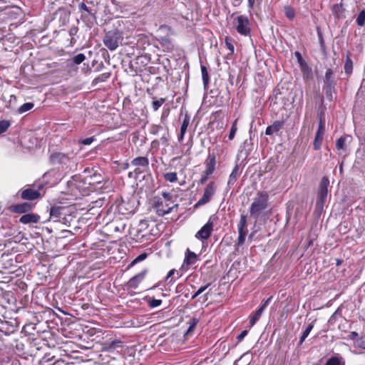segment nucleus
<instances>
[{
	"mask_svg": "<svg viewBox=\"0 0 365 365\" xmlns=\"http://www.w3.org/2000/svg\"><path fill=\"white\" fill-rule=\"evenodd\" d=\"M268 199L269 196L267 192H259L250 206V215L257 219L261 212L267 209Z\"/></svg>",
	"mask_w": 365,
	"mask_h": 365,
	"instance_id": "nucleus-1",
	"label": "nucleus"
},
{
	"mask_svg": "<svg viewBox=\"0 0 365 365\" xmlns=\"http://www.w3.org/2000/svg\"><path fill=\"white\" fill-rule=\"evenodd\" d=\"M329 185V180L327 176H324L319 185L317 197L316 200V210L320 213L322 212L324 204L327 199L328 187Z\"/></svg>",
	"mask_w": 365,
	"mask_h": 365,
	"instance_id": "nucleus-2",
	"label": "nucleus"
},
{
	"mask_svg": "<svg viewBox=\"0 0 365 365\" xmlns=\"http://www.w3.org/2000/svg\"><path fill=\"white\" fill-rule=\"evenodd\" d=\"M123 39L122 33L117 29H113L106 33L103 42L110 51H115L121 44Z\"/></svg>",
	"mask_w": 365,
	"mask_h": 365,
	"instance_id": "nucleus-3",
	"label": "nucleus"
},
{
	"mask_svg": "<svg viewBox=\"0 0 365 365\" xmlns=\"http://www.w3.org/2000/svg\"><path fill=\"white\" fill-rule=\"evenodd\" d=\"M235 21L236 30L240 34L245 36L250 35L251 29L250 21L247 16L243 15L239 16L235 19Z\"/></svg>",
	"mask_w": 365,
	"mask_h": 365,
	"instance_id": "nucleus-4",
	"label": "nucleus"
},
{
	"mask_svg": "<svg viewBox=\"0 0 365 365\" xmlns=\"http://www.w3.org/2000/svg\"><path fill=\"white\" fill-rule=\"evenodd\" d=\"M212 217H210L207 222L201 227V229L195 234V237L198 240H207L213 230L214 222L212 220Z\"/></svg>",
	"mask_w": 365,
	"mask_h": 365,
	"instance_id": "nucleus-5",
	"label": "nucleus"
},
{
	"mask_svg": "<svg viewBox=\"0 0 365 365\" xmlns=\"http://www.w3.org/2000/svg\"><path fill=\"white\" fill-rule=\"evenodd\" d=\"M215 187L213 182H210L205 188L202 197L197 201L195 206H201L207 203L213 196Z\"/></svg>",
	"mask_w": 365,
	"mask_h": 365,
	"instance_id": "nucleus-6",
	"label": "nucleus"
},
{
	"mask_svg": "<svg viewBox=\"0 0 365 365\" xmlns=\"http://www.w3.org/2000/svg\"><path fill=\"white\" fill-rule=\"evenodd\" d=\"M78 9L81 12L86 11L87 12V14H82L81 19L82 20L88 25L90 23L92 24L93 22L90 21V19L88 18V16H91L93 19L94 20L96 19V11H93V10H91L88 8V6L83 3L81 2L78 5Z\"/></svg>",
	"mask_w": 365,
	"mask_h": 365,
	"instance_id": "nucleus-7",
	"label": "nucleus"
},
{
	"mask_svg": "<svg viewBox=\"0 0 365 365\" xmlns=\"http://www.w3.org/2000/svg\"><path fill=\"white\" fill-rule=\"evenodd\" d=\"M50 158L52 163L62 165H66L70 161L69 156L62 153H53Z\"/></svg>",
	"mask_w": 365,
	"mask_h": 365,
	"instance_id": "nucleus-8",
	"label": "nucleus"
},
{
	"mask_svg": "<svg viewBox=\"0 0 365 365\" xmlns=\"http://www.w3.org/2000/svg\"><path fill=\"white\" fill-rule=\"evenodd\" d=\"M146 274L147 269H144L141 272L130 278L127 283L128 287L132 289H136L139 284L144 279Z\"/></svg>",
	"mask_w": 365,
	"mask_h": 365,
	"instance_id": "nucleus-9",
	"label": "nucleus"
},
{
	"mask_svg": "<svg viewBox=\"0 0 365 365\" xmlns=\"http://www.w3.org/2000/svg\"><path fill=\"white\" fill-rule=\"evenodd\" d=\"M41 194L38 190H35L31 187H28L22 191L21 198L24 200H33L38 198Z\"/></svg>",
	"mask_w": 365,
	"mask_h": 365,
	"instance_id": "nucleus-10",
	"label": "nucleus"
},
{
	"mask_svg": "<svg viewBox=\"0 0 365 365\" xmlns=\"http://www.w3.org/2000/svg\"><path fill=\"white\" fill-rule=\"evenodd\" d=\"M284 123L283 120H276L271 125L267 127L265 134L271 135L274 133H277L284 128Z\"/></svg>",
	"mask_w": 365,
	"mask_h": 365,
	"instance_id": "nucleus-11",
	"label": "nucleus"
},
{
	"mask_svg": "<svg viewBox=\"0 0 365 365\" xmlns=\"http://www.w3.org/2000/svg\"><path fill=\"white\" fill-rule=\"evenodd\" d=\"M197 260V255L191 252L189 249L187 250L185 252V257L184 259L182 267H189L194 264Z\"/></svg>",
	"mask_w": 365,
	"mask_h": 365,
	"instance_id": "nucleus-12",
	"label": "nucleus"
},
{
	"mask_svg": "<svg viewBox=\"0 0 365 365\" xmlns=\"http://www.w3.org/2000/svg\"><path fill=\"white\" fill-rule=\"evenodd\" d=\"M40 217L38 215L34 213H28L22 215L19 222L23 224L36 223L38 222Z\"/></svg>",
	"mask_w": 365,
	"mask_h": 365,
	"instance_id": "nucleus-13",
	"label": "nucleus"
},
{
	"mask_svg": "<svg viewBox=\"0 0 365 365\" xmlns=\"http://www.w3.org/2000/svg\"><path fill=\"white\" fill-rule=\"evenodd\" d=\"M351 140V135H344L339 138L336 143V148L337 150L341 151H346V143H350Z\"/></svg>",
	"mask_w": 365,
	"mask_h": 365,
	"instance_id": "nucleus-14",
	"label": "nucleus"
},
{
	"mask_svg": "<svg viewBox=\"0 0 365 365\" xmlns=\"http://www.w3.org/2000/svg\"><path fill=\"white\" fill-rule=\"evenodd\" d=\"M63 207L61 206H54L51 208L50 210V218L52 219L54 222L58 221V220L63 215V211L64 210Z\"/></svg>",
	"mask_w": 365,
	"mask_h": 365,
	"instance_id": "nucleus-15",
	"label": "nucleus"
},
{
	"mask_svg": "<svg viewBox=\"0 0 365 365\" xmlns=\"http://www.w3.org/2000/svg\"><path fill=\"white\" fill-rule=\"evenodd\" d=\"M158 41L161 46L168 51H171L174 48V45L172 43L170 38L168 36H161L158 38Z\"/></svg>",
	"mask_w": 365,
	"mask_h": 365,
	"instance_id": "nucleus-16",
	"label": "nucleus"
},
{
	"mask_svg": "<svg viewBox=\"0 0 365 365\" xmlns=\"http://www.w3.org/2000/svg\"><path fill=\"white\" fill-rule=\"evenodd\" d=\"M240 176V167L238 165H235L234 168L232 169V171L231 174L229 176V180L227 181V186L230 187L232 185H233L237 178Z\"/></svg>",
	"mask_w": 365,
	"mask_h": 365,
	"instance_id": "nucleus-17",
	"label": "nucleus"
},
{
	"mask_svg": "<svg viewBox=\"0 0 365 365\" xmlns=\"http://www.w3.org/2000/svg\"><path fill=\"white\" fill-rule=\"evenodd\" d=\"M131 163L135 166L146 168L149 165V160L146 157H138L134 158Z\"/></svg>",
	"mask_w": 365,
	"mask_h": 365,
	"instance_id": "nucleus-18",
	"label": "nucleus"
},
{
	"mask_svg": "<svg viewBox=\"0 0 365 365\" xmlns=\"http://www.w3.org/2000/svg\"><path fill=\"white\" fill-rule=\"evenodd\" d=\"M31 209V205L29 202L18 204L14 207V211L16 213H24Z\"/></svg>",
	"mask_w": 365,
	"mask_h": 365,
	"instance_id": "nucleus-19",
	"label": "nucleus"
},
{
	"mask_svg": "<svg viewBox=\"0 0 365 365\" xmlns=\"http://www.w3.org/2000/svg\"><path fill=\"white\" fill-rule=\"evenodd\" d=\"M120 346H121V341L119 340H114L111 342L106 344L103 346V350L108 352H113Z\"/></svg>",
	"mask_w": 365,
	"mask_h": 365,
	"instance_id": "nucleus-20",
	"label": "nucleus"
},
{
	"mask_svg": "<svg viewBox=\"0 0 365 365\" xmlns=\"http://www.w3.org/2000/svg\"><path fill=\"white\" fill-rule=\"evenodd\" d=\"M201 73L205 89H207L210 82L209 75L205 66H201Z\"/></svg>",
	"mask_w": 365,
	"mask_h": 365,
	"instance_id": "nucleus-21",
	"label": "nucleus"
},
{
	"mask_svg": "<svg viewBox=\"0 0 365 365\" xmlns=\"http://www.w3.org/2000/svg\"><path fill=\"white\" fill-rule=\"evenodd\" d=\"M332 75H333V73H332L331 69L329 68L326 71L324 81H325V83L327 84V86L329 88H331L334 86V81L332 80Z\"/></svg>",
	"mask_w": 365,
	"mask_h": 365,
	"instance_id": "nucleus-22",
	"label": "nucleus"
},
{
	"mask_svg": "<svg viewBox=\"0 0 365 365\" xmlns=\"http://www.w3.org/2000/svg\"><path fill=\"white\" fill-rule=\"evenodd\" d=\"M34 106V103L29 102L23 104L18 108V113L23 114L30 110H31Z\"/></svg>",
	"mask_w": 365,
	"mask_h": 365,
	"instance_id": "nucleus-23",
	"label": "nucleus"
},
{
	"mask_svg": "<svg viewBox=\"0 0 365 365\" xmlns=\"http://www.w3.org/2000/svg\"><path fill=\"white\" fill-rule=\"evenodd\" d=\"M314 327V322H312L311 324H309L307 327L306 328V329L303 331L302 336H301V338H300V340H299V344H302V343L304 341L305 339L309 336V333L311 332V331L312 330Z\"/></svg>",
	"mask_w": 365,
	"mask_h": 365,
	"instance_id": "nucleus-24",
	"label": "nucleus"
},
{
	"mask_svg": "<svg viewBox=\"0 0 365 365\" xmlns=\"http://www.w3.org/2000/svg\"><path fill=\"white\" fill-rule=\"evenodd\" d=\"M323 138H324L323 135H319V134L316 133L314 140V149L315 150H319L321 148Z\"/></svg>",
	"mask_w": 365,
	"mask_h": 365,
	"instance_id": "nucleus-25",
	"label": "nucleus"
},
{
	"mask_svg": "<svg viewBox=\"0 0 365 365\" xmlns=\"http://www.w3.org/2000/svg\"><path fill=\"white\" fill-rule=\"evenodd\" d=\"M198 322H199L198 319H197L195 317L191 318L190 319V321L188 322L189 327H188L187 331L185 332V334L186 335L190 334L194 330V329L196 327Z\"/></svg>",
	"mask_w": 365,
	"mask_h": 365,
	"instance_id": "nucleus-26",
	"label": "nucleus"
},
{
	"mask_svg": "<svg viewBox=\"0 0 365 365\" xmlns=\"http://www.w3.org/2000/svg\"><path fill=\"white\" fill-rule=\"evenodd\" d=\"M164 179L170 182H175L178 180L177 173L169 172L163 174Z\"/></svg>",
	"mask_w": 365,
	"mask_h": 365,
	"instance_id": "nucleus-27",
	"label": "nucleus"
},
{
	"mask_svg": "<svg viewBox=\"0 0 365 365\" xmlns=\"http://www.w3.org/2000/svg\"><path fill=\"white\" fill-rule=\"evenodd\" d=\"M165 98H153V101L152 102V108L154 111H157L159 108L165 103Z\"/></svg>",
	"mask_w": 365,
	"mask_h": 365,
	"instance_id": "nucleus-28",
	"label": "nucleus"
},
{
	"mask_svg": "<svg viewBox=\"0 0 365 365\" xmlns=\"http://www.w3.org/2000/svg\"><path fill=\"white\" fill-rule=\"evenodd\" d=\"M324 365H344V362L337 356L329 358Z\"/></svg>",
	"mask_w": 365,
	"mask_h": 365,
	"instance_id": "nucleus-29",
	"label": "nucleus"
},
{
	"mask_svg": "<svg viewBox=\"0 0 365 365\" xmlns=\"http://www.w3.org/2000/svg\"><path fill=\"white\" fill-rule=\"evenodd\" d=\"M285 16L290 20L294 19L295 17V11L293 8L289 6H285L284 7Z\"/></svg>",
	"mask_w": 365,
	"mask_h": 365,
	"instance_id": "nucleus-30",
	"label": "nucleus"
},
{
	"mask_svg": "<svg viewBox=\"0 0 365 365\" xmlns=\"http://www.w3.org/2000/svg\"><path fill=\"white\" fill-rule=\"evenodd\" d=\"M262 312L261 310L257 309L253 316L251 317L250 320V327H253L258 319L260 318Z\"/></svg>",
	"mask_w": 365,
	"mask_h": 365,
	"instance_id": "nucleus-31",
	"label": "nucleus"
},
{
	"mask_svg": "<svg viewBox=\"0 0 365 365\" xmlns=\"http://www.w3.org/2000/svg\"><path fill=\"white\" fill-rule=\"evenodd\" d=\"M353 70V63L351 58L347 56L344 65V71L346 74H351Z\"/></svg>",
	"mask_w": 365,
	"mask_h": 365,
	"instance_id": "nucleus-32",
	"label": "nucleus"
},
{
	"mask_svg": "<svg viewBox=\"0 0 365 365\" xmlns=\"http://www.w3.org/2000/svg\"><path fill=\"white\" fill-rule=\"evenodd\" d=\"M358 26H363L365 24V10H361L356 16Z\"/></svg>",
	"mask_w": 365,
	"mask_h": 365,
	"instance_id": "nucleus-33",
	"label": "nucleus"
},
{
	"mask_svg": "<svg viewBox=\"0 0 365 365\" xmlns=\"http://www.w3.org/2000/svg\"><path fill=\"white\" fill-rule=\"evenodd\" d=\"M190 123V116L186 114L185 115V118L183 119L182 123L181 125L180 131L182 133V134H185L187 127Z\"/></svg>",
	"mask_w": 365,
	"mask_h": 365,
	"instance_id": "nucleus-34",
	"label": "nucleus"
},
{
	"mask_svg": "<svg viewBox=\"0 0 365 365\" xmlns=\"http://www.w3.org/2000/svg\"><path fill=\"white\" fill-rule=\"evenodd\" d=\"M110 73H103L93 80V83L106 82L110 78Z\"/></svg>",
	"mask_w": 365,
	"mask_h": 365,
	"instance_id": "nucleus-35",
	"label": "nucleus"
},
{
	"mask_svg": "<svg viewBox=\"0 0 365 365\" xmlns=\"http://www.w3.org/2000/svg\"><path fill=\"white\" fill-rule=\"evenodd\" d=\"M247 227V217L244 215L240 216V223L238 225V231H247L245 227Z\"/></svg>",
	"mask_w": 365,
	"mask_h": 365,
	"instance_id": "nucleus-36",
	"label": "nucleus"
},
{
	"mask_svg": "<svg viewBox=\"0 0 365 365\" xmlns=\"http://www.w3.org/2000/svg\"><path fill=\"white\" fill-rule=\"evenodd\" d=\"M247 232V231H238L239 236L237 242L238 246H242L245 243Z\"/></svg>",
	"mask_w": 365,
	"mask_h": 365,
	"instance_id": "nucleus-37",
	"label": "nucleus"
},
{
	"mask_svg": "<svg viewBox=\"0 0 365 365\" xmlns=\"http://www.w3.org/2000/svg\"><path fill=\"white\" fill-rule=\"evenodd\" d=\"M147 257H148V254L147 253H145V252L141 253L140 255H139L137 257H135L132 261V262L130 263V266L132 267V266L135 265V264L145 260L147 258Z\"/></svg>",
	"mask_w": 365,
	"mask_h": 365,
	"instance_id": "nucleus-38",
	"label": "nucleus"
},
{
	"mask_svg": "<svg viewBox=\"0 0 365 365\" xmlns=\"http://www.w3.org/2000/svg\"><path fill=\"white\" fill-rule=\"evenodd\" d=\"M86 59L83 53H78L73 58L72 64L79 65Z\"/></svg>",
	"mask_w": 365,
	"mask_h": 365,
	"instance_id": "nucleus-39",
	"label": "nucleus"
},
{
	"mask_svg": "<svg viewBox=\"0 0 365 365\" xmlns=\"http://www.w3.org/2000/svg\"><path fill=\"white\" fill-rule=\"evenodd\" d=\"M11 125L9 120H3L0 121V135L5 133Z\"/></svg>",
	"mask_w": 365,
	"mask_h": 365,
	"instance_id": "nucleus-40",
	"label": "nucleus"
},
{
	"mask_svg": "<svg viewBox=\"0 0 365 365\" xmlns=\"http://www.w3.org/2000/svg\"><path fill=\"white\" fill-rule=\"evenodd\" d=\"M237 130V120H235L232 125V128H231L229 136H228L229 140H231L235 138Z\"/></svg>",
	"mask_w": 365,
	"mask_h": 365,
	"instance_id": "nucleus-41",
	"label": "nucleus"
},
{
	"mask_svg": "<svg viewBox=\"0 0 365 365\" xmlns=\"http://www.w3.org/2000/svg\"><path fill=\"white\" fill-rule=\"evenodd\" d=\"M162 304L161 299H152L148 302V306L150 308H155L157 307H159Z\"/></svg>",
	"mask_w": 365,
	"mask_h": 365,
	"instance_id": "nucleus-42",
	"label": "nucleus"
},
{
	"mask_svg": "<svg viewBox=\"0 0 365 365\" xmlns=\"http://www.w3.org/2000/svg\"><path fill=\"white\" fill-rule=\"evenodd\" d=\"M210 285V284H207L205 286H202L198 289V290L192 296V299H195L197 297H198L200 294H202L203 292H205Z\"/></svg>",
	"mask_w": 365,
	"mask_h": 365,
	"instance_id": "nucleus-43",
	"label": "nucleus"
},
{
	"mask_svg": "<svg viewBox=\"0 0 365 365\" xmlns=\"http://www.w3.org/2000/svg\"><path fill=\"white\" fill-rule=\"evenodd\" d=\"M324 133H325V124H324V122L322 119H320L319 123V127H318V129H317V131L316 133L324 135Z\"/></svg>",
	"mask_w": 365,
	"mask_h": 365,
	"instance_id": "nucleus-44",
	"label": "nucleus"
},
{
	"mask_svg": "<svg viewBox=\"0 0 365 365\" xmlns=\"http://www.w3.org/2000/svg\"><path fill=\"white\" fill-rule=\"evenodd\" d=\"M215 168V158H212L210 163L207 165L206 168L207 175H210L212 173Z\"/></svg>",
	"mask_w": 365,
	"mask_h": 365,
	"instance_id": "nucleus-45",
	"label": "nucleus"
},
{
	"mask_svg": "<svg viewBox=\"0 0 365 365\" xmlns=\"http://www.w3.org/2000/svg\"><path fill=\"white\" fill-rule=\"evenodd\" d=\"M178 207V205L175 204L173 207H168L166 210L160 209V210H158L159 215H165L169 214L172 212V210H173L174 207Z\"/></svg>",
	"mask_w": 365,
	"mask_h": 365,
	"instance_id": "nucleus-46",
	"label": "nucleus"
},
{
	"mask_svg": "<svg viewBox=\"0 0 365 365\" xmlns=\"http://www.w3.org/2000/svg\"><path fill=\"white\" fill-rule=\"evenodd\" d=\"M94 140H95L94 137H89V138H87L85 139L79 140L78 142L81 144L88 145H91L94 141Z\"/></svg>",
	"mask_w": 365,
	"mask_h": 365,
	"instance_id": "nucleus-47",
	"label": "nucleus"
},
{
	"mask_svg": "<svg viewBox=\"0 0 365 365\" xmlns=\"http://www.w3.org/2000/svg\"><path fill=\"white\" fill-rule=\"evenodd\" d=\"M248 333V331L247 330H244L242 331L237 336V339L238 341H241L245 337V336Z\"/></svg>",
	"mask_w": 365,
	"mask_h": 365,
	"instance_id": "nucleus-48",
	"label": "nucleus"
},
{
	"mask_svg": "<svg viewBox=\"0 0 365 365\" xmlns=\"http://www.w3.org/2000/svg\"><path fill=\"white\" fill-rule=\"evenodd\" d=\"M162 196L167 201H170L173 198V195L170 192H163L162 193Z\"/></svg>",
	"mask_w": 365,
	"mask_h": 365,
	"instance_id": "nucleus-49",
	"label": "nucleus"
},
{
	"mask_svg": "<svg viewBox=\"0 0 365 365\" xmlns=\"http://www.w3.org/2000/svg\"><path fill=\"white\" fill-rule=\"evenodd\" d=\"M342 9L341 5H335L333 8V11L336 14L337 16L339 17V12Z\"/></svg>",
	"mask_w": 365,
	"mask_h": 365,
	"instance_id": "nucleus-50",
	"label": "nucleus"
},
{
	"mask_svg": "<svg viewBox=\"0 0 365 365\" xmlns=\"http://www.w3.org/2000/svg\"><path fill=\"white\" fill-rule=\"evenodd\" d=\"M226 45L227 48L232 51L234 52V46L231 43H229L227 39L225 40Z\"/></svg>",
	"mask_w": 365,
	"mask_h": 365,
	"instance_id": "nucleus-51",
	"label": "nucleus"
},
{
	"mask_svg": "<svg viewBox=\"0 0 365 365\" xmlns=\"http://www.w3.org/2000/svg\"><path fill=\"white\" fill-rule=\"evenodd\" d=\"M16 101V96L14 95L10 96V100H9V106H11L12 103H15Z\"/></svg>",
	"mask_w": 365,
	"mask_h": 365,
	"instance_id": "nucleus-52",
	"label": "nucleus"
},
{
	"mask_svg": "<svg viewBox=\"0 0 365 365\" xmlns=\"http://www.w3.org/2000/svg\"><path fill=\"white\" fill-rule=\"evenodd\" d=\"M175 272V269H171L169 271V272L167 274V277H166V279H169Z\"/></svg>",
	"mask_w": 365,
	"mask_h": 365,
	"instance_id": "nucleus-53",
	"label": "nucleus"
},
{
	"mask_svg": "<svg viewBox=\"0 0 365 365\" xmlns=\"http://www.w3.org/2000/svg\"><path fill=\"white\" fill-rule=\"evenodd\" d=\"M161 140H162L163 144H165V145L168 144V138L165 135L162 136Z\"/></svg>",
	"mask_w": 365,
	"mask_h": 365,
	"instance_id": "nucleus-54",
	"label": "nucleus"
},
{
	"mask_svg": "<svg viewBox=\"0 0 365 365\" xmlns=\"http://www.w3.org/2000/svg\"><path fill=\"white\" fill-rule=\"evenodd\" d=\"M272 298V297H269L267 299H266V300L262 303V304H264V306H265V307H267V306H268V304H269V302H270V301H271Z\"/></svg>",
	"mask_w": 365,
	"mask_h": 365,
	"instance_id": "nucleus-55",
	"label": "nucleus"
},
{
	"mask_svg": "<svg viewBox=\"0 0 365 365\" xmlns=\"http://www.w3.org/2000/svg\"><path fill=\"white\" fill-rule=\"evenodd\" d=\"M255 0H248V6L252 9L254 6Z\"/></svg>",
	"mask_w": 365,
	"mask_h": 365,
	"instance_id": "nucleus-56",
	"label": "nucleus"
},
{
	"mask_svg": "<svg viewBox=\"0 0 365 365\" xmlns=\"http://www.w3.org/2000/svg\"><path fill=\"white\" fill-rule=\"evenodd\" d=\"M184 135L185 134H182V133L180 131V135L178 136V141H182L184 138Z\"/></svg>",
	"mask_w": 365,
	"mask_h": 365,
	"instance_id": "nucleus-57",
	"label": "nucleus"
},
{
	"mask_svg": "<svg viewBox=\"0 0 365 365\" xmlns=\"http://www.w3.org/2000/svg\"><path fill=\"white\" fill-rule=\"evenodd\" d=\"M358 334L355 331H352L350 334L351 339H354V337L357 336Z\"/></svg>",
	"mask_w": 365,
	"mask_h": 365,
	"instance_id": "nucleus-58",
	"label": "nucleus"
},
{
	"mask_svg": "<svg viewBox=\"0 0 365 365\" xmlns=\"http://www.w3.org/2000/svg\"><path fill=\"white\" fill-rule=\"evenodd\" d=\"M267 307L264 306V304H262L260 306V307L258 309L259 310H261L262 312H264V309L266 308Z\"/></svg>",
	"mask_w": 365,
	"mask_h": 365,
	"instance_id": "nucleus-59",
	"label": "nucleus"
},
{
	"mask_svg": "<svg viewBox=\"0 0 365 365\" xmlns=\"http://www.w3.org/2000/svg\"><path fill=\"white\" fill-rule=\"evenodd\" d=\"M341 260H339V259H337V260H336V264H337V265L341 264Z\"/></svg>",
	"mask_w": 365,
	"mask_h": 365,
	"instance_id": "nucleus-60",
	"label": "nucleus"
},
{
	"mask_svg": "<svg viewBox=\"0 0 365 365\" xmlns=\"http://www.w3.org/2000/svg\"><path fill=\"white\" fill-rule=\"evenodd\" d=\"M154 128L156 130H159V129H162V127L161 126H155Z\"/></svg>",
	"mask_w": 365,
	"mask_h": 365,
	"instance_id": "nucleus-61",
	"label": "nucleus"
},
{
	"mask_svg": "<svg viewBox=\"0 0 365 365\" xmlns=\"http://www.w3.org/2000/svg\"><path fill=\"white\" fill-rule=\"evenodd\" d=\"M205 180H206V178H202V179H201V182L202 183V182H204Z\"/></svg>",
	"mask_w": 365,
	"mask_h": 365,
	"instance_id": "nucleus-62",
	"label": "nucleus"
},
{
	"mask_svg": "<svg viewBox=\"0 0 365 365\" xmlns=\"http://www.w3.org/2000/svg\"><path fill=\"white\" fill-rule=\"evenodd\" d=\"M166 115H167V113H163V114L162 117H164V116H165Z\"/></svg>",
	"mask_w": 365,
	"mask_h": 365,
	"instance_id": "nucleus-63",
	"label": "nucleus"
},
{
	"mask_svg": "<svg viewBox=\"0 0 365 365\" xmlns=\"http://www.w3.org/2000/svg\"><path fill=\"white\" fill-rule=\"evenodd\" d=\"M156 287H157V286H156V285H155V286H153L151 289H155Z\"/></svg>",
	"mask_w": 365,
	"mask_h": 365,
	"instance_id": "nucleus-64",
	"label": "nucleus"
}]
</instances>
